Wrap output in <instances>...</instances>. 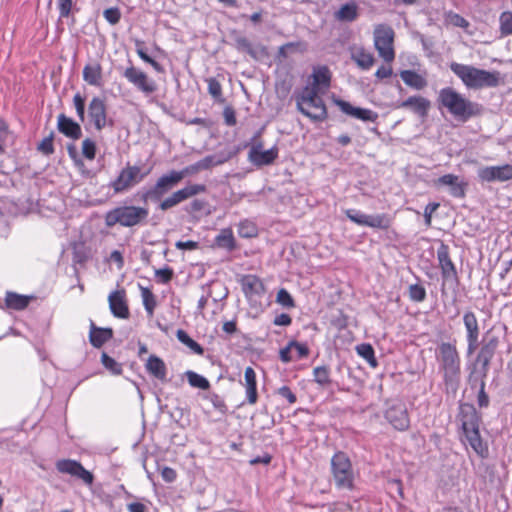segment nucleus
Returning a JSON list of instances; mask_svg holds the SVG:
<instances>
[{"label": "nucleus", "mask_w": 512, "mask_h": 512, "mask_svg": "<svg viewBox=\"0 0 512 512\" xmlns=\"http://www.w3.org/2000/svg\"><path fill=\"white\" fill-rule=\"evenodd\" d=\"M437 104L439 108H445L450 115L462 123L480 117L484 112L480 103L467 99L452 87H445L439 91Z\"/></svg>", "instance_id": "1"}, {"label": "nucleus", "mask_w": 512, "mask_h": 512, "mask_svg": "<svg viewBox=\"0 0 512 512\" xmlns=\"http://www.w3.org/2000/svg\"><path fill=\"white\" fill-rule=\"evenodd\" d=\"M345 216L353 223L364 226L366 224V213L358 209H346Z\"/></svg>", "instance_id": "53"}, {"label": "nucleus", "mask_w": 512, "mask_h": 512, "mask_svg": "<svg viewBox=\"0 0 512 512\" xmlns=\"http://www.w3.org/2000/svg\"><path fill=\"white\" fill-rule=\"evenodd\" d=\"M394 30L384 24L378 25L374 30V45L379 55L386 62H392L395 58L393 48Z\"/></svg>", "instance_id": "9"}, {"label": "nucleus", "mask_w": 512, "mask_h": 512, "mask_svg": "<svg viewBox=\"0 0 512 512\" xmlns=\"http://www.w3.org/2000/svg\"><path fill=\"white\" fill-rule=\"evenodd\" d=\"M109 308L114 317L127 319L130 315L124 289L115 290L108 296Z\"/></svg>", "instance_id": "22"}, {"label": "nucleus", "mask_w": 512, "mask_h": 512, "mask_svg": "<svg viewBox=\"0 0 512 512\" xmlns=\"http://www.w3.org/2000/svg\"><path fill=\"white\" fill-rule=\"evenodd\" d=\"M239 235L243 238H252L257 235V227L250 221H243L239 224Z\"/></svg>", "instance_id": "56"}, {"label": "nucleus", "mask_w": 512, "mask_h": 512, "mask_svg": "<svg viewBox=\"0 0 512 512\" xmlns=\"http://www.w3.org/2000/svg\"><path fill=\"white\" fill-rule=\"evenodd\" d=\"M463 324L466 330V356H472L480 344V328L474 312L466 311L463 315Z\"/></svg>", "instance_id": "13"}, {"label": "nucleus", "mask_w": 512, "mask_h": 512, "mask_svg": "<svg viewBox=\"0 0 512 512\" xmlns=\"http://www.w3.org/2000/svg\"><path fill=\"white\" fill-rule=\"evenodd\" d=\"M436 187L447 186L449 187V193L454 198H464L466 196V189L468 183L465 181H459V177L454 174H445L440 176L434 181Z\"/></svg>", "instance_id": "19"}, {"label": "nucleus", "mask_w": 512, "mask_h": 512, "mask_svg": "<svg viewBox=\"0 0 512 512\" xmlns=\"http://www.w3.org/2000/svg\"><path fill=\"white\" fill-rule=\"evenodd\" d=\"M215 245L219 248L233 251L236 248V242L231 229H223L215 237Z\"/></svg>", "instance_id": "39"}, {"label": "nucleus", "mask_w": 512, "mask_h": 512, "mask_svg": "<svg viewBox=\"0 0 512 512\" xmlns=\"http://www.w3.org/2000/svg\"><path fill=\"white\" fill-rule=\"evenodd\" d=\"M73 104L80 122L85 121L86 97L76 93L73 97Z\"/></svg>", "instance_id": "51"}, {"label": "nucleus", "mask_w": 512, "mask_h": 512, "mask_svg": "<svg viewBox=\"0 0 512 512\" xmlns=\"http://www.w3.org/2000/svg\"><path fill=\"white\" fill-rule=\"evenodd\" d=\"M352 59L363 70H368L374 63V57L364 49H359L352 54Z\"/></svg>", "instance_id": "43"}, {"label": "nucleus", "mask_w": 512, "mask_h": 512, "mask_svg": "<svg viewBox=\"0 0 512 512\" xmlns=\"http://www.w3.org/2000/svg\"><path fill=\"white\" fill-rule=\"evenodd\" d=\"M330 469L335 487L338 490L354 489V470L348 454L344 451H337L330 460Z\"/></svg>", "instance_id": "6"}, {"label": "nucleus", "mask_w": 512, "mask_h": 512, "mask_svg": "<svg viewBox=\"0 0 512 512\" xmlns=\"http://www.w3.org/2000/svg\"><path fill=\"white\" fill-rule=\"evenodd\" d=\"M279 155V148L274 145L268 150L260 151L258 154L248 153V161L256 167L271 165L275 162Z\"/></svg>", "instance_id": "27"}, {"label": "nucleus", "mask_w": 512, "mask_h": 512, "mask_svg": "<svg viewBox=\"0 0 512 512\" xmlns=\"http://www.w3.org/2000/svg\"><path fill=\"white\" fill-rule=\"evenodd\" d=\"M437 260L441 269L442 285L441 293L446 294L445 286L448 285L453 291L459 286V277L455 264L452 262L449 254V246L443 241H440V245L437 249Z\"/></svg>", "instance_id": "7"}, {"label": "nucleus", "mask_w": 512, "mask_h": 512, "mask_svg": "<svg viewBox=\"0 0 512 512\" xmlns=\"http://www.w3.org/2000/svg\"><path fill=\"white\" fill-rule=\"evenodd\" d=\"M57 130L72 140H78L82 136L80 124L63 113L57 117Z\"/></svg>", "instance_id": "25"}, {"label": "nucleus", "mask_w": 512, "mask_h": 512, "mask_svg": "<svg viewBox=\"0 0 512 512\" xmlns=\"http://www.w3.org/2000/svg\"><path fill=\"white\" fill-rule=\"evenodd\" d=\"M55 467L59 473L68 474L81 480L87 486H91L94 483L95 477L93 473L87 470L81 462L77 460L60 459L55 463Z\"/></svg>", "instance_id": "11"}, {"label": "nucleus", "mask_w": 512, "mask_h": 512, "mask_svg": "<svg viewBox=\"0 0 512 512\" xmlns=\"http://www.w3.org/2000/svg\"><path fill=\"white\" fill-rule=\"evenodd\" d=\"M145 367L150 375L160 381H166L167 369L164 361L160 357L151 355L148 358Z\"/></svg>", "instance_id": "32"}, {"label": "nucleus", "mask_w": 512, "mask_h": 512, "mask_svg": "<svg viewBox=\"0 0 512 512\" xmlns=\"http://www.w3.org/2000/svg\"><path fill=\"white\" fill-rule=\"evenodd\" d=\"M449 67L469 89L494 88L500 83L499 71H488L457 62H452Z\"/></svg>", "instance_id": "4"}, {"label": "nucleus", "mask_w": 512, "mask_h": 512, "mask_svg": "<svg viewBox=\"0 0 512 512\" xmlns=\"http://www.w3.org/2000/svg\"><path fill=\"white\" fill-rule=\"evenodd\" d=\"M246 399L251 405L255 404L258 400L257 380L254 369L250 366L246 367L244 372Z\"/></svg>", "instance_id": "31"}, {"label": "nucleus", "mask_w": 512, "mask_h": 512, "mask_svg": "<svg viewBox=\"0 0 512 512\" xmlns=\"http://www.w3.org/2000/svg\"><path fill=\"white\" fill-rule=\"evenodd\" d=\"M96 151H97V147H96V143H95L94 140H92L90 138H86V139L83 140V142H82V155L86 159H88V160L95 159Z\"/></svg>", "instance_id": "55"}, {"label": "nucleus", "mask_w": 512, "mask_h": 512, "mask_svg": "<svg viewBox=\"0 0 512 512\" xmlns=\"http://www.w3.org/2000/svg\"><path fill=\"white\" fill-rule=\"evenodd\" d=\"M206 190L207 187L204 184H188L182 189L173 192L170 196L166 197L165 199H161L158 202V209L162 211H167L193 196L206 192Z\"/></svg>", "instance_id": "10"}, {"label": "nucleus", "mask_w": 512, "mask_h": 512, "mask_svg": "<svg viewBox=\"0 0 512 512\" xmlns=\"http://www.w3.org/2000/svg\"><path fill=\"white\" fill-rule=\"evenodd\" d=\"M227 159L226 158H217L214 155H208L201 160L197 161L198 167L200 170H208L213 166L221 165L223 164Z\"/></svg>", "instance_id": "54"}, {"label": "nucleus", "mask_w": 512, "mask_h": 512, "mask_svg": "<svg viewBox=\"0 0 512 512\" xmlns=\"http://www.w3.org/2000/svg\"><path fill=\"white\" fill-rule=\"evenodd\" d=\"M322 89L316 87L315 85H306L302 91L295 95L296 108L297 110H302V106L305 105V102H308L312 99L320 97V92Z\"/></svg>", "instance_id": "37"}, {"label": "nucleus", "mask_w": 512, "mask_h": 512, "mask_svg": "<svg viewBox=\"0 0 512 512\" xmlns=\"http://www.w3.org/2000/svg\"><path fill=\"white\" fill-rule=\"evenodd\" d=\"M122 76L145 95H150L157 90L156 82L149 79L145 72L133 65L127 67L123 71Z\"/></svg>", "instance_id": "12"}, {"label": "nucleus", "mask_w": 512, "mask_h": 512, "mask_svg": "<svg viewBox=\"0 0 512 512\" xmlns=\"http://www.w3.org/2000/svg\"><path fill=\"white\" fill-rule=\"evenodd\" d=\"M155 276L157 277L158 282L168 284L174 277V271L169 266H165L163 268L156 269Z\"/></svg>", "instance_id": "61"}, {"label": "nucleus", "mask_w": 512, "mask_h": 512, "mask_svg": "<svg viewBox=\"0 0 512 512\" xmlns=\"http://www.w3.org/2000/svg\"><path fill=\"white\" fill-rule=\"evenodd\" d=\"M492 361L486 358H483L477 354H475L474 359L468 363L467 365L477 370V372L482 373L486 376L489 374L490 366Z\"/></svg>", "instance_id": "48"}, {"label": "nucleus", "mask_w": 512, "mask_h": 512, "mask_svg": "<svg viewBox=\"0 0 512 512\" xmlns=\"http://www.w3.org/2000/svg\"><path fill=\"white\" fill-rule=\"evenodd\" d=\"M400 77L407 86L417 90L427 85L426 80L414 70H403L400 72Z\"/></svg>", "instance_id": "38"}, {"label": "nucleus", "mask_w": 512, "mask_h": 512, "mask_svg": "<svg viewBox=\"0 0 512 512\" xmlns=\"http://www.w3.org/2000/svg\"><path fill=\"white\" fill-rule=\"evenodd\" d=\"M101 364L113 375H121L123 372L122 364L109 356L106 352L101 354Z\"/></svg>", "instance_id": "46"}, {"label": "nucleus", "mask_w": 512, "mask_h": 512, "mask_svg": "<svg viewBox=\"0 0 512 512\" xmlns=\"http://www.w3.org/2000/svg\"><path fill=\"white\" fill-rule=\"evenodd\" d=\"M314 381L321 387H328L331 385L330 369L328 366H317L313 369Z\"/></svg>", "instance_id": "44"}, {"label": "nucleus", "mask_w": 512, "mask_h": 512, "mask_svg": "<svg viewBox=\"0 0 512 512\" xmlns=\"http://www.w3.org/2000/svg\"><path fill=\"white\" fill-rule=\"evenodd\" d=\"M467 443L471 448L481 457H485L488 454L487 445L483 443L479 427L468 429L463 431Z\"/></svg>", "instance_id": "30"}, {"label": "nucleus", "mask_w": 512, "mask_h": 512, "mask_svg": "<svg viewBox=\"0 0 512 512\" xmlns=\"http://www.w3.org/2000/svg\"><path fill=\"white\" fill-rule=\"evenodd\" d=\"M54 132H50V134L45 137L37 146V150L43 153L44 155H51L54 153Z\"/></svg>", "instance_id": "58"}, {"label": "nucleus", "mask_w": 512, "mask_h": 512, "mask_svg": "<svg viewBox=\"0 0 512 512\" xmlns=\"http://www.w3.org/2000/svg\"><path fill=\"white\" fill-rule=\"evenodd\" d=\"M500 21V30L502 35H511L512 34V13L511 12H503L499 18Z\"/></svg>", "instance_id": "59"}, {"label": "nucleus", "mask_w": 512, "mask_h": 512, "mask_svg": "<svg viewBox=\"0 0 512 512\" xmlns=\"http://www.w3.org/2000/svg\"><path fill=\"white\" fill-rule=\"evenodd\" d=\"M232 36L234 39V46L239 52H246L254 60H260V58L267 56V48L260 45L258 48H254L251 42L244 36L233 31Z\"/></svg>", "instance_id": "24"}, {"label": "nucleus", "mask_w": 512, "mask_h": 512, "mask_svg": "<svg viewBox=\"0 0 512 512\" xmlns=\"http://www.w3.org/2000/svg\"><path fill=\"white\" fill-rule=\"evenodd\" d=\"M206 81L208 84V92L212 96V98L215 101H219V102L224 101L223 93H222V86H221L220 82L214 77L208 78Z\"/></svg>", "instance_id": "49"}, {"label": "nucleus", "mask_w": 512, "mask_h": 512, "mask_svg": "<svg viewBox=\"0 0 512 512\" xmlns=\"http://www.w3.org/2000/svg\"><path fill=\"white\" fill-rule=\"evenodd\" d=\"M149 209L145 206H136L123 202L122 205L107 211L104 215L106 227L112 228L115 225L121 227H136L147 223Z\"/></svg>", "instance_id": "5"}, {"label": "nucleus", "mask_w": 512, "mask_h": 512, "mask_svg": "<svg viewBox=\"0 0 512 512\" xmlns=\"http://www.w3.org/2000/svg\"><path fill=\"white\" fill-rule=\"evenodd\" d=\"M467 371H468L467 382H468V384L470 385V387L472 389L476 388L477 385L479 384V382L482 379H486L487 378L486 375L477 372L475 367L472 368V367L467 365Z\"/></svg>", "instance_id": "60"}, {"label": "nucleus", "mask_w": 512, "mask_h": 512, "mask_svg": "<svg viewBox=\"0 0 512 512\" xmlns=\"http://www.w3.org/2000/svg\"><path fill=\"white\" fill-rule=\"evenodd\" d=\"M385 419L398 431H405L410 426L407 409L402 404L388 408L385 412Z\"/></svg>", "instance_id": "20"}, {"label": "nucleus", "mask_w": 512, "mask_h": 512, "mask_svg": "<svg viewBox=\"0 0 512 512\" xmlns=\"http://www.w3.org/2000/svg\"><path fill=\"white\" fill-rule=\"evenodd\" d=\"M356 351L358 355L365 359L372 368H376L378 366V361L377 358L375 357V351L371 344H359L356 346Z\"/></svg>", "instance_id": "40"}, {"label": "nucleus", "mask_w": 512, "mask_h": 512, "mask_svg": "<svg viewBox=\"0 0 512 512\" xmlns=\"http://www.w3.org/2000/svg\"><path fill=\"white\" fill-rule=\"evenodd\" d=\"M83 80L95 87H101L103 85L102 66L99 62L93 61L88 63L83 68Z\"/></svg>", "instance_id": "28"}, {"label": "nucleus", "mask_w": 512, "mask_h": 512, "mask_svg": "<svg viewBox=\"0 0 512 512\" xmlns=\"http://www.w3.org/2000/svg\"><path fill=\"white\" fill-rule=\"evenodd\" d=\"M306 45L303 42H287L278 48L276 54V60L282 61L288 58L289 51H300L304 52Z\"/></svg>", "instance_id": "42"}, {"label": "nucleus", "mask_w": 512, "mask_h": 512, "mask_svg": "<svg viewBox=\"0 0 512 512\" xmlns=\"http://www.w3.org/2000/svg\"><path fill=\"white\" fill-rule=\"evenodd\" d=\"M480 344L477 348V351L474 354H477L483 358L493 360L495 357L499 345H500V338L499 336L495 335L492 330H488L485 332L479 341Z\"/></svg>", "instance_id": "21"}, {"label": "nucleus", "mask_w": 512, "mask_h": 512, "mask_svg": "<svg viewBox=\"0 0 512 512\" xmlns=\"http://www.w3.org/2000/svg\"><path fill=\"white\" fill-rule=\"evenodd\" d=\"M276 302L285 308H294L296 306L292 295L285 288H281L277 292Z\"/></svg>", "instance_id": "50"}, {"label": "nucleus", "mask_w": 512, "mask_h": 512, "mask_svg": "<svg viewBox=\"0 0 512 512\" xmlns=\"http://www.w3.org/2000/svg\"><path fill=\"white\" fill-rule=\"evenodd\" d=\"M426 289L420 284L409 286V298L414 302H423L426 299Z\"/></svg>", "instance_id": "52"}, {"label": "nucleus", "mask_w": 512, "mask_h": 512, "mask_svg": "<svg viewBox=\"0 0 512 512\" xmlns=\"http://www.w3.org/2000/svg\"><path fill=\"white\" fill-rule=\"evenodd\" d=\"M477 178L481 183L506 182L512 180V165L484 166L477 170Z\"/></svg>", "instance_id": "14"}, {"label": "nucleus", "mask_w": 512, "mask_h": 512, "mask_svg": "<svg viewBox=\"0 0 512 512\" xmlns=\"http://www.w3.org/2000/svg\"><path fill=\"white\" fill-rule=\"evenodd\" d=\"M242 291L249 302L256 301L257 298H261L266 288L262 280L256 275H245L241 279Z\"/></svg>", "instance_id": "17"}, {"label": "nucleus", "mask_w": 512, "mask_h": 512, "mask_svg": "<svg viewBox=\"0 0 512 512\" xmlns=\"http://www.w3.org/2000/svg\"><path fill=\"white\" fill-rule=\"evenodd\" d=\"M430 106L431 103L428 99L421 96H410L406 100L402 101L398 107L409 108L415 114L425 117L428 114Z\"/></svg>", "instance_id": "29"}, {"label": "nucleus", "mask_w": 512, "mask_h": 512, "mask_svg": "<svg viewBox=\"0 0 512 512\" xmlns=\"http://www.w3.org/2000/svg\"><path fill=\"white\" fill-rule=\"evenodd\" d=\"M33 296L21 295L16 292L8 291L5 295L6 307L13 310H23L30 304Z\"/></svg>", "instance_id": "33"}, {"label": "nucleus", "mask_w": 512, "mask_h": 512, "mask_svg": "<svg viewBox=\"0 0 512 512\" xmlns=\"http://www.w3.org/2000/svg\"><path fill=\"white\" fill-rule=\"evenodd\" d=\"M185 376L190 386L194 388H199L201 390H208L210 388V382L204 376L194 371H186Z\"/></svg>", "instance_id": "45"}, {"label": "nucleus", "mask_w": 512, "mask_h": 512, "mask_svg": "<svg viewBox=\"0 0 512 512\" xmlns=\"http://www.w3.org/2000/svg\"><path fill=\"white\" fill-rule=\"evenodd\" d=\"M140 288H141V296L143 299V305L145 307V310L149 316H152L154 313V309L157 305L155 295L147 287L141 286Z\"/></svg>", "instance_id": "47"}, {"label": "nucleus", "mask_w": 512, "mask_h": 512, "mask_svg": "<svg viewBox=\"0 0 512 512\" xmlns=\"http://www.w3.org/2000/svg\"><path fill=\"white\" fill-rule=\"evenodd\" d=\"M333 103L346 115L364 122H376L378 113L367 108L355 107L350 102L333 96Z\"/></svg>", "instance_id": "16"}, {"label": "nucleus", "mask_w": 512, "mask_h": 512, "mask_svg": "<svg viewBox=\"0 0 512 512\" xmlns=\"http://www.w3.org/2000/svg\"><path fill=\"white\" fill-rule=\"evenodd\" d=\"M313 85L320 89H328L331 85V72L327 66H318L314 68L313 74Z\"/></svg>", "instance_id": "36"}, {"label": "nucleus", "mask_w": 512, "mask_h": 512, "mask_svg": "<svg viewBox=\"0 0 512 512\" xmlns=\"http://www.w3.org/2000/svg\"><path fill=\"white\" fill-rule=\"evenodd\" d=\"M358 6L355 2H347L335 12L334 17L341 22H353L358 18Z\"/></svg>", "instance_id": "35"}, {"label": "nucleus", "mask_w": 512, "mask_h": 512, "mask_svg": "<svg viewBox=\"0 0 512 512\" xmlns=\"http://www.w3.org/2000/svg\"><path fill=\"white\" fill-rule=\"evenodd\" d=\"M149 170L142 173L137 165L131 166L129 163L123 168L118 177L110 183V187L115 194L123 193L140 183L148 174Z\"/></svg>", "instance_id": "8"}, {"label": "nucleus", "mask_w": 512, "mask_h": 512, "mask_svg": "<svg viewBox=\"0 0 512 512\" xmlns=\"http://www.w3.org/2000/svg\"><path fill=\"white\" fill-rule=\"evenodd\" d=\"M103 16L111 25H116L121 19V12L118 7H110L104 10Z\"/></svg>", "instance_id": "62"}, {"label": "nucleus", "mask_w": 512, "mask_h": 512, "mask_svg": "<svg viewBox=\"0 0 512 512\" xmlns=\"http://www.w3.org/2000/svg\"><path fill=\"white\" fill-rule=\"evenodd\" d=\"M176 337L182 344L190 348L195 354H204V348L198 342L192 339L185 330L178 329L176 332Z\"/></svg>", "instance_id": "41"}, {"label": "nucleus", "mask_w": 512, "mask_h": 512, "mask_svg": "<svg viewBox=\"0 0 512 512\" xmlns=\"http://www.w3.org/2000/svg\"><path fill=\"white\" fill-rule=\"evenodd\" d=\"M207 398L210 400L216 410L220 411L221 413H226L227 406L221 396L216 393H211Z\"/></svg>", "instance_id": "64"}, {"label": "nucleus", "mask_w": 512, "mask_h": 512, "mask_svg": "<svg viewBox=\"0 0 512 512\" xmlns=\"http://www.w3.org/2000/svg\"><path fill=\"white\" fill-rule=\"evenodd\" d=\"M392 224V217L387 213L366 214V224L364 227L387 230Z\"/></svg>", "instance_id": "34"}, {"label": "nucleus", "mask_w": 512, "mask_h": 512, "mask_svg": "<svg viewBox=\"0 0 512 512\" xmlns=\"http://www.w3.org/2000/svg\"><path fill=\"white\" fill-rule=\"evenodd\" d=\"M89 259V253L84 245L75 246L72 253V261L74 264L84 265Z\"/></svg>", "instance_id": "57"}, {"label": "nucleus", "mask_w": 512, "mask_h": 512, "mask_svg": "<svg viewBox=\"0 0 512 512\" xmlns=\"http://www.w3.org/2000/svg\"><path fill=\"white\" fill-rule=\"evenodd\" d=\"M290 346H292V349H295V351H296V359L307 358L310 354V349L306 343H301L296 340H291Z\"/></svg>", "instance_id": "63"}, {"label": "nucleus", "mask_w": 512, "mask_h": 512, "mask_svg": "<svg viewBox=\"0 0 512 512\" xmlns=\"http://www.w3.org/2000/svg\"><path fill=\"white\" fill-rule=\"evenodd\" d=\"M459 418L461 421L462 431L480 427L481 416L473 404L461 403L459 405Z\"/></svg>", "instance_id": "23"}, {"label": "nucleus", "mask_w": 512, "mask_h": 512, "mask_svg": "<svg viewBox=\"0 0 512 512\" xmlns=\"http://www.w3.org/2000/svg\"><path fill=\"white\" fill-rule=\"evenodd\" d=\"M298 111L313 122H323L328 118L327 107L321 96L305 102L302 110Z\"/></svg>", "instance_id": "18"}, {"label": "nucleus", "mask_w": 512, "mask_h": 512, "mask_svg": "<svg viewBox=\"0 0 512 512\" xmlns=\"http://www.w3.org/2000/svg\"><path fill=\"white\" fill-rule=\"evenodd\" d=\"M446 392L456 393L461 379V357L455 343L441 342L435 352Z\"/></svg>", "instance_id": "2"}, {"label": "nucleus", "mask_w": 512, "mask_h": 512, "mask_svg": "<svg viewBox=\"0 0 512 512\" xmlns=\"http://www.w3.org/2000/svg\"><path fill=\"white\" fill-rule=\"evenodd\" d=\"M88 117L97 131H101L106 125L113 126V120L107 121V107L105 100L95 96L88 104Z\"/></svg>", "instance_id": "15"}, {"label": "nucleus", "mask_w": 512, "mask_h": 512, "mask_svg": "<svg viewBox=\"0 0 512 512\" xmlns=\"http://www.w3.org/2000/svg\"><path fill=\"white\" fill-rule=\"evenodd\" d=\"M114 336V331L110 327H98L90 320L89 342L94 348H101L106 342Z\"/></svg>", "instance_id": "26"}, {"label": "nucleus", "mask_w": 512, "mask_h": 512, "mask_svg": "<svg viewBox=\"0 0 512 512\" xmlns=\"http://www.w3.org/2000/svg\"><path fill=\"white\" fill-rule=\"evenodd\" d=\"M200 171L197 162L181 170H170L168 173L161 175L152 187L139 191L137 196L144 204L148 202L157 203L164 195L178 186L185 177L194 175Z\"/></svg>", "instance_id": "3"}]
</instances>
